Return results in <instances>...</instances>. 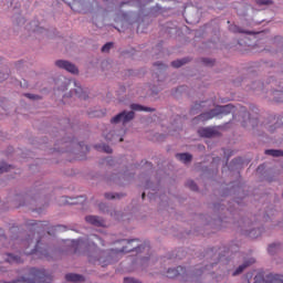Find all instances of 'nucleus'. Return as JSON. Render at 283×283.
<instances>
[{
	"label": "nucleus",
	"instance_id": "1",
	"mask_svg": "<svg viewBox=\"0 0 283 283\" xmlns=\"http://www.w3.org/2000/svg\"><path fill=\"white\" fill-rule=\"evenodd\" d=\"M50 280V276L45 273V270H39L36 268L29 269L27 275L13 280L11 282L2 281L0 283H45Z\"/></svg>",
	"mask_w": 283,
	"mask_h": 283
},
{
	"label": "nucleus",
	"instance_id": "2",
	"mask_svg": "<svg viewBox=\"0 0 283 283\" xmlns=\"http://www.w3.org/2000/svg\"><path fill=\"white\" fill-rule=\"evenodd\" d=\"M235 112V106L228 104L224 106H217L214 109H211L210 112L200 114L197 119L205 123V120H211V118H216V116H220V114H231Z\"/></svg>",
	"mask_w": 283,
	"mask_h": 283
},
{
	"label": "nucleus",
	"instance_id": "3",
	"mask_svg": "<svg viewBox=\"0 0 283 283\" xmlns=\"http://www.w3.org/2000/svg\"><path fill=\"white\" fill-rule=\"evenodd\" d=\"M96 242H99L102 247H105V242L103 239L98 238L96 234H92L88 239L83 240L78 239L76 241H73V247H75V253L78 251V249H96Z\"/></svg>",
	"mask_w": 283,
	"mask_h": 283
},
{
	"label": "nucleus",
	"instance_id": "4",
	"mask_svg": "<svg viewBox=\"0 0 283 283\" xmlns=\"http://www.w3.org/2000/svg\"><path fill=\"white\" fill-rule=\"evenodd\" d=\"M254 283H283L282 274H264L259 273L254 276Z\"/></svg>",
	"mask_w": 283,
	"mask_h": 283
},
{
	"label": "nucleus",
	"instance_id": "5",
	"mask_svg": "<svg viewBox=\"0 0 283 283\" xmlns=\"http://www.w3.org/2000/svg\"><path fill=\"white\" fill-rule=\"evenodd\" d=\"M134 111H130V112H122L119 114H117L116 116H114L112 119H111V123L113 125H116L118 123H123V125H125L126 123H129V120H134Z\"/></svg>",
	"mask_w": 283,
	"mask_h": 283
},
{
	"label": "nucleus",
	"instance_id": "6",
	"mask_svg": "<svg viewBox=\"0 0 283 283\" xmlns=\"http://www.w3.org/2000/svg\"><path fill=\"white\" fill-rule=\"evenodd\" d=\"M155 0H126L123 1L119 4V8H123V6H130L135 8H145L146 6H149V3H154ZM161 3H167L169 0H159Z\"/></svg>",
	"mask_w": 283,
	"mask_h": 283
},
{
	"label": "nucleus",
	"instance_id": "7",
	"mask_svg": "<svg viewBox=\"0 0 283 283\" xmlns=\"http://www.w3.org/2000/svg\"><path fill=\"white\" fill-rule=\"evenodd\" d=\"M55 65L60 67L61 70H66V72H70L71 74H78V69L76 65L65 61V60H59L55 62Z\"/></svg>",
	"mask_w": 283,
	"mask_h": 283
},
{
	"label": "nucleus",
	"instance_id": "8",
	"mask_svg": "<svg viewBox=\"0 0 283 283\" xmlns=\"http://www.w3.org/2000/svg\"><path fill=\"white\" fill-rule=\"evenodd\" d=\"M132 242H136V240H130L127 242L126 247H123L120 251V253H130V251H143V249L146 251H149V247L147 245V243H145L144 245H138V247H132Z\"/></svg>",
	"mask_w": 283,
	"mask_h": 283
},
{
	"label": "nucleus",
	"instance_id": "9",
	"mask_svg": "<svg viewBox=\"0 0 283 283\" xmlns=\"http://www.w3.org/2000/svg\"><path fill=\"white\" fill-rule=\"evenodd\" d=\"M85 221L93 227H105V221L96 216H87Z\"/></svg>",
	"mask_w": 283,
	"mask_h": 283
},
{
	"label": "nucleus",
	"instance_id": "10",
	"mask_svg": "<svg viewBox=\"0 0 283 283\" xmlns=\"http://www.w3.org/2000/svg\"><path fill=\"white\" fill-rule=\"evenodd\" d=\"M4 262H8L9 264H21L23 262V259L19 255H14L12 253L3 254Z\"/></svg>",
	"mask_w": 283,
	"mask_h": 283
},
{
	"label": "nucleus",
	"instance_id": "11",
	"mask_svg": "<svg viewBox=\"0 0 283 283\" xmlns=\"http://www.w3.org/2000/svg\"><path fill=\"white\" fill-rule=\"evenodd\" d=\"M182 273H185V268L182 266H177L176 269H168L167 277H178V275H182Z\"/></svg>",
	"mask_w": 283,
	"mask_h": 283
},
{
	"label": "nucleus",
	"instance_id": "12",
	"mask_svg": "<svg viewBox=\"0 0 283 283\" xmlns=\"http://www.w3.org/2000/svg\"><path fill=\"white\" fill-rule=\"evenodd\" d=\"M65 280L66 282H74V283L85 282V277H83V275L74 274V273L66 274Z\"/></svg>",
	"mask_w": 283,
	"mask_h": 283
},
{
	"label": "nucleus",
	"instance_id": "13",
	"mask_svg": "<svg viewBox=\"0 0 283 283\" xmlns=\"http://www.w3.org/2000/svg\"><path fill=\"white\" fill-rule=\"evenodd\" d=\"M255 263V259H250L249 261H245L242 265H239V268L232 273L233 276L240 275L247 266H251V264Z\"/></svg>",
	"mask_w": 283,
	"mask_h": 283
},
{
	"label": "nucleus",
	"instance_id": "14",
	"mask_svg": "<svg viewBox=\"0 0 283 283\" xmlns=\"http://www.w3.org/2000/svg\"><path fill=\"white\" fill-rule=\"evenodd\" d=\"M198 134L203 138H212V136H216V130L212 128H201L198 130Z\"/></svg>",
	"mask_w": 283,
	"mask_h": 283
},
{
	"label": "nucleus",
	"instance_id": "15",
	"mask_svg": "<svg viewBox=\"0 0 283 283\" xmlns=\"http://www.w3.org/2000/svg\"><path fill=\"white\" fill-rule=\"evenodd\" d=\"M130 109H133L134 112H156V109L151 107H145L140 104H132Z\"/></svg>",
	"mask_w": 283,
	"mask_h": 283
},
{
	"label": "nucleus",
	"instance_id": "16",
	"mask_svg": "<svg viewBox=\"0 0 283 283\" xmlns=\"http://www.w3.org/2000/svg\"><path fill=\"white\" fill-rule=\"evenodd\" d=\"M176 158L180 160L181 163H191V159L193 158L191 154L188 153H182V154H177Z\"/></svg>",
	"mask_w": 283,
	"mask_h": 283
},
{
	"label": "nucleus",
	"instance_id": "17",
	"mask_svg": "<svg viewBox=\"0 0 283 283\" xmlns=\"http://www.w3.org/2000/svg\"><path fill=\"white\" fill-rule=\"evenodd\" d=\"M266 156H273L274 158H280L283 156L282 150H275V149H268L265 150Z\"/></svg>",
	"mask_w": 283,
	"mask_h": 283
},
{
	"label": "nucleus",
	"instance_id": "18",
	"mask_svg": "<svg viewBox=\"0 0 283 283\" xmlns=\"http://www.w3.org/2000/svg\"><path fill=\"white\" fill-rule=\"evenodd\" d=\"M163 12H165V9L158 2L150 9V14H163Z\"/></svg>",
	"mask_w": 283,
	"mask_h": 283
},
{
	"label": "nucleus",
	"instance_id": "19",
	"mask_svg": "<svg viewBox=\"0 0 283 283\" xmlns=\"http://www.w3.org/2000/svg\"><path fill=\"white\" fill-rule=\"evenodd\" d=\"M279 251H280V244L279 243H272L268 248V253H270V255H273V253H277Z\"/></svg>",
	"mask_w": 283,
	"mask_h": 283
},
{
	"label": "nucleus",
	"instance_id": "20",
	"mask_svg": "<svg viewBox=\"0 0 283 283\" xmlns=\"http://www.w3.org/2000/svg\"><path fill=\"white\" fill-rule=\"evenodd\" d=\"M12 166L6 164V161H0V174H6V171H10Z\"/></svg>",
	"mask_w": 283,
	"mask_h": 283
},
{
	"label": "nucleus",
	"instance_id": "21",
	"mask_svg": "<svg viewBox=\"0 0 283 283\" xmlns=\"http://www.w3.org/2000/svg\"><path fill=\"white\" fill-rule=\"evenodd\" d=\"M31 227H38V229H45V227H49L50 223L48 221H38L34 223H30Z\"/></svg>",
	"mask_w": 283,
	"mask_h": 283
},
{
	"label": "nucleus",
	"instance_id": "22",
	"mask_svg": "<svg viewBox=\"0 0 283 283\" xmlns=\"http://www.w3.org/2000/svg\"><path fill=\"white\" fill-rule=\"evenodd\" d=\"M185 63H187V59L172 61L171 65H172V67H182V65H185Z\"/></svg>",
	"mask_w": 283,
	"mask_h": 283
},
{
	"label": "nucleus",
	"instance_id": "23",
	"mask_svg": "<svg viewBox=\"0 0 283 283\" xmlns=\"http://www.w3.org/2000/svg\"><path fill=\"white\" fill-rule=\"evenodd\" d=\"M256 6H273V0H256Z\"/></svg>",
	"mask_w": 283,
	"mask_h": 283
},
{
	"label": "nucleus",
	"instance_id": "24",
	"mask_svg": "<svg viewBox=\"0 0 283 283\" xmlns=\"http://www.w3.org/2000/svg\"><path fill=\"white\" fill-rule=\"evenodd\" d=\"M75 94H76V96H78V98H84V99L87 98V95H85V93L83 92V88H82V87H77V88L75 90Z\"/></svg>",
	"mask_w": 283,
	"mask_h": 283
},
{
	"label": "nucleus",
	"instance_id": "25",
	"mask_svg": "<svg viewBox=\"0 0 283 283\" xmlns=\"http://www.w3.org/2000/svg\"><path fill=\"white\" fill-rule=\"evenodd\" d=\"M187 187H189V189H191V191H198V185H196L193 180H188Z\"/></svg>",
	"mask_w": 283,
	"mask_h": 283
},
{
	"label": "nucleus",
	"instance_id": "26",
	"mask_svg": "<svg viewBox=\"0 0 283 283\" xmlns=\"http://www.w3.org/2000/svg\"><path fill=\"white\" fill-rule=\"evenodd\" d=\"M113 45H114V43H112V42L104 44L102 46V52H108L109 50H112Z\"/></svg>",
	"mask_w": 283,
	"mask_h": 283
},
{
	"label": "nucleus",
	"instance_id": "27",
	"mask_svg": "<svg viewBox=\"0 0 283 283\" xmlns=\"http://www.w3.org/2000/svg\"><path fill=\"white\" fill-rule=\"evenodd\" d=\"M230 31L231 32H239L240 34L245 32V31H242V29H240V27H238V25H231Z\"/></svg>",
	"mask_w": 283,
	"mask_h": 283
},
{
	"label": "nucleus",
	"instance_id": "28",
	"mask_svg": "<svg viewBox=\"0 0 283 283\" xmlns=\"http://www.w3.org/2000/svg\"><path fill=\"white\" fill-rule=\"evenodd\" d=\"M124 283H140V282L134 277H125Z\"/></svg>",
	"mask_w": 283,
	"mask_h": 283
},
{
	"label": "nucleus",
	"instance_id": "29",
	"mask_svg": "<svg viewBox=\"0 0 283 283\" xmlns=\"http://www.w3.org/2000/svg\"><path fill=\"white\" fill-rule=\"evenodd\" d=\"M106 200H114L115 198H118V195H112L109 192L105 193Z\"/></svg>",
	"mask_w": 283,
	"mask_h": 283
},
{
	"label": "nucleus",
	"instance_id": "30",
	"mask_svg": "<svg viewBox=\"0 0 283 283\" xmlns=\"http://www.w3.org/2000/svg\"><path fill=\"white\" fill-rule=\"evenodd\" d=\"M102 149L103 151H105V154H112V147H109L108 145H104Z\"/></svg>",
	"mask_w": 283,
	"mask_h": 283
},
{
	"label": "nucleus",
	"instance_id": "31",
	"mask_svg": "<svg viewBox=\"0 0 283 283\" xmlns=\"http://www.w3.org/2000/svg\"><path fill=\"white\" fill-rule=\"evenodd\" d=\"M27 98H31L32 101H35V98H39V95H32V94H25Z\"/></svg>",
	"mask_w": 283,
	"mask_h": 283
},
{
	"label": "nucleus",
	"instance_id": "32",
	"mask_svg": "<svg viewBox=\"0 0 283 283\" xmlns=\"http://www.w3.org/2000/svg\"><path fill=\"white\" fill-rule=\"evenodd\" d=\"M98 207H99V211H103V212L107 211V206L105 203H99Z\"/></svg>",
	"mask_w": 283,
	"mask_h": 283
},
{
	"label": "nucleus",
	"instance_id": "33",
	"mask_svg": "<svg viewBox=\"0 0 283 283\" xmlns=\"http://www.w3.org/2000/svg\"><path fill=\"white\" fill-rule=\"evenodd\" d=\"M201 106V104H196L193 108H191V114H198L196 109H198Z\"/></svg>",
	"mask_w": 283,
	"mask_h": 283
},
{
	"label": "nucleus",
	"instance_id": "34",
	"mask_svg": "<svg viewBox=\"0 0 283 283\" xmlns=\"http://www.w3.org/2000/svg\"><path fill=\"white\" fill-rule=\"evenodd\" d=\"M65 205H78V201H72L67 200V197H65Z\"/></svg>",
	"mask_w": 283,
	"mask_h": 283
},
{
	"label": "nucleus",
	"instance_id": "35",
	"mask_svg": "<svg viewBox=\"0 0 283 283\" xmlns=\"http://www.w3.org/2000/svg\"><path fill=\"white\" fill-rule=\"evenodd\" d=\"M203 63H205L206 65H212V64H213V61L205 59V60H203Z\"/></svg>",
	"mask_w": 283,
	"mask_h": 283
},
{
	"label": "nucleus",
	"instance_id": "36",
	"mask_svg": "<svg viewBox=\"0 0 283 283\" xmlns=\"http://www.w3.org/2000/svg\"><path fill=\"white\" fill-rule=\"evenodd\" d=\"M258 231H260V230H255V229L251 230L249 233L250 238H255V235H252V233H258Z\"/></svg>",
	"mask_w": 283,
	"mask_h": 283
},
{
	"label": "nucleus",
	"instance_id": "37",
	"mask_svg": "<svg viewBox=\"0 0 283 283\" xmlns=\"http://www.w3.org/2000/svg\"><path fill=\"white\" fill-rule=\"evenodd\" d=\"M122 21H127V15H126V13L123 14Z\"/></svg>",
	"mask_w": 283,
	"mask_h": 283
},
{
	"label": "nucleus",
	"instance_id": "38",
	"mask_svg": "<svg viewBox=\"0 0 283 283\" xmlns=\"http://www.w3.org/2000/svg\"><path fill=\"white\" fill-rule=\"evenodd\" d=\"M39 244H41V241H40V240H38L35 248H38Z\"/></svg>",
	"mask_w": 283,
	"mask_h": 283
},
{
	"label": "nucleus",
	"instance_id": "39",
	"mask_svg": "<svg viewBox=\"0 0 283 283\" xmlns=\"http://www.w3.org/2000/svg\"><path fill=\"white\" fill-rule=\"evenodd\" d=\"M142 25H143L142 23H139V24H138V27H137V31H138V30H140V27H142Z\"/></svg>",
	"mask_w": 283,
	"mask_h": 283
},
{
	"label": "nucleus",
	"instance_id": "40",
	"mask_svg": "<svg viewBox=\"0 0 283 283\" xmlns=\"http://www.w3.org/2000/svg\"><path fill=\"white\" fill-rule=\"evenodd\" d=\"M155 65H157V67H160V65H163L161 63H155Z\"/></svg>",
	"mask_w": 283,
	"mask_h": 283
},
{
	"label": "nucleus",
	"instance_id": "41",
	"mask_svg": "<svg viewBox=\"0 0 283 283\" xmlns=\"http://www.w3.org/2000/svg\"><path fill=\"white\" fill-rule=\"evenodd\" d=\"M142 198H143V200H145V192H143Z\"/></svg>",
	"mask_w": 283,
	"mask_h": 283
},
{
	"label": "nucleus",
	"instance_id": "42",
	"mask_svg": "<svg viewBox=\"0 0 283 283\" xmlns=\"http://www.w3.org/2000/svg\"><path fill=\"white\" fill-rule=\"evenodd\" d=\"M109 263H104V264H102V266H107Z\"/></svg>",
	"mask_w": 283,
	"mask_h": 283
},
{
	"label": "nucleus",
	"instance_id": "43",
	"mask_svg": "<svg viewBox=\"0 0 283 283\" xmlns=\"http://www.w3.org/2000/svg\"><path fill=\"white\" fill-rule=\"evenodd\" d=\"M107 138V140H112V138H109V137H106Z\"/></svg>",
	"mask_w": 283,
	"mask_h": 283
},
{
	"label": "nucleus",
	"instance_id": "44",
	"mask_svg": "<svg viewBox=\"0 0 283 283\" xmlns=\"http://www.w3.org/2000/svg\"><path fill=\"white\" fill-rule=\"evenodd\" d=\"M119 142L123 143V138H119Z\"/></svg>",
	"mask_w": 283,
	"mask_h": 283
},
{
	"label": "nucleus",
	"instance_id": "45",
	"mask_svg": "<svg viewBox=\"0 0 283 283\" xmlns=\"http://www.w3.org/2000/svg\"><path fill=\"white\" fill-rule=\"evenodd\" d=\"M80 198H82V200H85V197H80Z\"/></svg>",
	"mask_w": 283,
	"mask_h": 283
},
{
	"label": "nucleus",
	"instance_id": "46",
	"mask_svg": "<svg viewBox=\"0 0 283 283\" xmlns=\"http://www.w3.org/2000/svg\"><path fill=\"white\" fill-rule=\"evenodd\" d=\"M34 251H36V248L32 251V253H34Z\"/></svg>",
	"mask_w": 283,
	"mask_h": 283
},
{
	"label": "nucleus",
	"instance_id": "47",
	"mask_svg": "<svg viewBox=\"0 0 283 283\" xmlns=\"http://www.w3.org/2000/svg\"><path fill=\"white\" fill-rule=\"evenodd\" d=\"M245 116H249V113H245Z\"/></svg>",
	"mask_w": 283,
	"mask_h": 283
},
{
	"label": "nucleus",
	"instance_id": "48",
	"mask_svg": "<svg viewBox=\"0 0 283 283\" xmlns=\"http://www.w3.org/2000/svg\"><path fill=\"white\" fill-rule=\"evenodd\" d=\"M104 1H107V0H104Z\"/></svg>",
	"mask_w": 283,
	"mask_h": 283
}]
</instances>
